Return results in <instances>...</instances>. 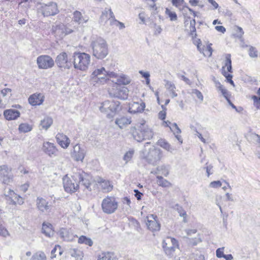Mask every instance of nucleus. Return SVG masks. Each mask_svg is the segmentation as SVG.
<instances>
[{"label":"nucleus","instance_id":"bb28decb","mask_svg":"<svg viewBox=\"0 0 260 260\" xmlns=\"http://www.w3.org/2000/svg\"><path fill=\"white\" fill-rule=\"evenodd\" d=\"M11 89L10 88H4L1 90L0 93V107H3L8 102L10 97Z\"/></svg>","mask_w":260,"mask_h":260},{"label":"nucleus","instance_id":"69168bd1","mask_svg":"<svg viewBox=\"0 0 260 260\" xmlns=\"http://www.w3.org/2000/svg\"><path fill=\"white\" fill-rule=\"evenodd\" d=\"M183 0H172L173 5L177 7H179L183 5Z\"/></svg>","mask_w":260,"mask_h":260},{"label":"nucleus","instance_id":"dca6fc26","mask_svg":"<svg viewBox=\"0 0 260 260\" xmlns=\"http://www.w3.org/2000/svg\"><path fill=\"white\" fill-rule=\"evenodd\" d=\"M146 225L148 229L152 232H157L160 229V223L156 215L150 214L147 216Z\"/></svg>","mask_w":260,"mask_h":260},{"label":"nucleus","instance_id":"9d476101","mask_svg":"<svg viewBox=\"0 0 260 260\" xmlns=\"http://www.w3.org/2000/svg\"><path fill=\"white\" fill-rule=\"evenodd\" d=\"M39 10L44 16H54L59 12L57 5L54 2H50L48 4H41Z\"/></svg>","mask_w":260,"mask_h":260},{"label":"nucleus","instance_id":"c9c22d12","mask_svg":"<svg viewBox=\"0 0 260 260\" xmlns=\"http://www.w3.org/2000/svg\"><path fill=\"white\" fill-rule=\"evenodd\" d=\"M70 253L72 257L76 258V260H82L83 257V252L78 249H72L70 250Z\"/></svg>","mask_w":260,"mask_h":260},{"label":"nucleus","instance_id":"6e6d98bb","mask_svg":"<svg viewBox=\"0 0 260 260\" xmlns=\"http://www.w3.org/2000/svg\"><path fill=\"white\" fill-rule=\"evenodd\" d=\"M166 12L169 16L171 21H175L177 20V16L175 12L170 11L168 9H166Z\"/></svg>","mask_w":260,"mask_h":260},{"label":"nucleus","instance_id":"0eeeda50","mask_svg":"<svg viewBox=\"0 0 260 260\" xmlns=\"http://www.w3.org/2000/svg\"><path fill=\"white\" fill-rule=\"evenodd\" d=\"M118 206V202L112 196H107L103 200L101 204L103 212L107 214L114 213L117 210Z\"/></svg>","mask_w":260,"mask_h":260},{"label":"nucleus","instance_id":"4468645a","mask_svg":"<svg viewBox=\"0 0 260 260\" xmlns=\"http://www.w3.org/2000/svg\"><path fill=\"white\" fill-rule=\"evenodd\" d=\"M37 63L39 69H48L54 66V61L49 55H40L37 59Z\"/></svg>","mask_w":260,"mask_h":260},{"label":"nucleus","instance_id":"2eb2a0df","mask_svg":"<svg viewBox=\"0 0 260 260\" xmlns=\"http://www.w3.org/2000/svg\"><path fill=\"white\" fill-rule=\"evenodd\" d=\"M37 208L41 213L48 214L51 212L53 205L46 199L42 197H38L36 200Z\"/></svg>","mask_w":260,"mask_h":260},{"label":"nucleus","instance_id":"37998d69","mask_svg":"<svg viewBox=\"0 0 260 260\" xmlns=\"http://www.w3.org/2000/svg\"><path fill=\"white\" fill-rule=\"evenodd\" d=\"M30 260H46V256L44 252L39 251L34 254Z\"/></svg>","mask_w":260,"mask_h":260},{"label":"nucleus","instance_id":"ea45409f","mask_svg":"<svg viewBox=\"0 0 260 260\" xmlns=\"http://www.w3.org/2000/svg\"><path fill=\"white\" fill-rule=\"evenodd\" d=\"M175 209L177 211L180 216L183 217V222L184 223L187 222L186 217L187 214L186 211L183 209V208L178 204L175 205Z\"/></svg>","mask_w":260,"mask_h":260},{"label":"nucleus","instance_id":"3c124183","mask_svg":"<svg viewBox=\"0 0 260 260\" xmlns=\"http://www.w3.org/2000/svg\"><path fill=\"white\" fill-rule=\"evenodd\" d=\"M58 251V253L59 255L62 254V251L61 250V247L59 245H55L53 249L51 250V258H53L56 257L55 252Z\"/></svg>","mask_w":260,"mask_h":260},{"label":"nucleus","instance_id":"79ce46f5","mask_svg":"<svg viewBox=\"0 0 260 260\" xmlns=\"http://www.w3.org/2000/svg\"><path fill=\"white\" fill-rule=\"evenodd\" d=\"M157 171H158L159 174H161L165 177H167L169 174V167L165 165L157 167Z\"/></svg>","mask_w":260,"mask_h":260},{"label":"nucleus","instance_id":"cd10ccee","mask_svg":"<svg viewBox=\"0 0 260 260\" xmlns=\"http://www.w3.org/2000/svg\"><path fill=\"white\" fill-rule=\"evenodd\" d=\"M96 182L100 184L104 192H109L113 189V185L109 180H106L99 177L97 179Z\"/></svg>","mask_w":260,"mask_h":260},{"label":"nucleus","instance_id":"20e7f679","mask_svg":"<svg viewBox=\"0 0 260 260\" xmlns=\"http://www.w3.org/2000/svg\"><path fill=\"white\" fill-rule=\"evenodd\" d=\"M102 112L107 114L108 118H113L121 109L120 103L119 101H105L99 108Z\"/></svg>","mask_w":260,"mask_h":260},{"label":"nucleus","instance_id":"052dcab7","mask_svg":"<svg viewBox=\"0 0 260 260\" xmlns=\"http://www.w3.org/2000/svg\"><path fill=\"white\" fill-rule=\"evenodd\" d=\"M221 185L222 183L221 181L218 180L211 182L209 184V186L212 188H219Z\"/></svg>","mask_w":260,"mask_h":260},{"label":"nucleus","instance_id":"338daca9","mask_svg":"<svg viewBox=\"0 0 260 260\" xmlns=\"http://www.w3.org/2000/svg\"><path fill=\"white\" fill-rule=\"evenodd\" d=\"M244 34V31L241 27H237V37L241 38Z\"/></svg>","mask_w":260,"mask_h":260},{"label":"nucleus","instance_id":"6ab92c4d","mask_svg":"<svg viewBox=\"0 0 260 260\" xmlns=\"http://www.w3.org/2000/svg\"><path fill=\"white\" fill-rule=\"evenodd\" d=\"M54 34L59 39H62L66 35L73 32V30L68 28L62 23L56 25L53 29Z\"/></svg>","mask_w":260,"mask_h":260},{"label":"nucleus","instance_id":"423d86ee","mask_svg":"<svg viewBox=\"0 0 260 260\" xmlns=\"http://www.w3.org/2000/svg\"><path fill=\"white\" fill-rule=\"evenodd\" d=\"M182 11L184 19V24L185 30L188 32H189L190 35L193 38L196 37L197 36L196 28L195 27L196 21L194 19L191 20L189 17L186 16V14L187 11H188L191 13H193V17H195L196 16V13L194 12L192 9L189 8L188 7H185L183 8Z\"/></svg>","mask_w":260,"mask_h":260},{"label":"nucleus","instance_id":"f8f14e48","mask_svg":"<svg viewBox=\"0 0 260 260\" xmlns=\"http://www.w3.org/2000/svg\"><path fill=\"white\" fill-rule=\"evenodd\" d=\"M55 61L57 67L61 70L70 69L72 66V61L69 59L68 54L64 52L56 56Z\"/></svg>","mask_w":260,"mask_h":260},{"label":"nucleus","instance_id":"09e8293b","mask_svg":"<svg viewBox=\"0 0 260 260\" xmlns=\"http://www.w3.org/2000/svg\"><path fill=\"white\" fill-rule=\"evenodd\" d=\"M222 75L226 78L227 81L231 84L234 85V81L232 79L233 76L231 74L228 73V72L224 70V68H222Z\"/></svg>","mask_w":260,"mask_h":260},{"label":"nucleus","instance_id":"f257e3e1","mask_svg":"<svg viewBox=\"0 0 260 260\" xmlns=\"http://www.w3.org/2000/svg\"><path fill=\"white\" fill-rule=\"evenodd\" d=\"M86 174L82 170L74 172L73 175L69 177L68 175L62 179L64 190L68 193H73L79 189V183L83 185L88 189L90 185L89 181L86 178Z\"/></svg>","mask_w":260,"mask_h":260},{"label":"nucleus","instance_id":"72a5a7b5","mask_svg":"<svg viewBox=\"0 0 260 260\" xmlns=\"http://www.w3.org/2000/svg\"><path fill=\"white\" fill-rule=\"evenodd\" d=\"M231 57V55L230 54H226L225 55L224 66L222 67V68H224V70H225L228 73L232 72V60Z\"/></svg>","mask_w":260,"mask_h":260},{"label":"nucleus","instance_id":"5701e85b","mask_svg":"<svg viewBox=\"0 0 260 260\" xmlns=\"http://www.w3.org/2000/svg\"><path fill=\"white\" fill-rule=\"evenodd\" d=\"M56 139L58 144L63 148H67L70 145L69 138L62 133H58L56 136Z\"/></svg>","mask_w":260,"mask_h":260},{"label":"nucleus","instance_id":"603ef678","mask_svg":"<svg viewBox=\"0 0 260 260\" xmlns=\"http://www.w3.org/2000/svg\"><path fill=\"white\" fill-rule=\"evenodd\" d=\"M212 53V49L210 45H207L205 46V48L202 52V54L204 56L210 57Z\"/></svg>","mask_w":260,"mask_h":260},{"label":"nucleus","instance_id":"a19ab883","mask_svg":"<svg viewBox=\"0 0 260 260\" xmlns=\"http://www.w3.org/2000/svg\"><path fill=\"white\" fill-rule=\"evenodd\" d=\"M78 243L80 244H85L89 246H92L93 244L91 239L84 236H81L79 238Z\"/></svg>","mask_w":260,"mask_h":260},{"label":"nucleus","instance_id":"f704fd0d","mask_svg":"<svg viewBox=\"0 0 260 260\" xmlns=\"http://www.w3.org/2000/svg\"><path fill=\"white\" fill-rule=\"evenodd\" d=\"M19 196V195L17 194L13 190L11 189H9L7 194H6L7 200L8 201H10V204L12 205H15L14 201V200H17Z\"/></svg>","mask_w":260,"mask_h":260},{"label":"nucleus","instance_id":"58836bf2","mask_svg":"<svg viewBox=\"0 0 260 260\" xmlns=\"http://www.w3.org/2000/svg\"><path fill=\"white\" fill-rule=\"evenodd\" d=\"M53 120L51 117H45L43 120H41L40 125L43 128L47 129L52 124Z\"/></svg>","mask_w":260,"mask_h":260},{"label":"nucleus","instance_id":"4c0bfd02","mask_svg":"<svg viewBox=\"0 0 260 260\" xmlns=\"http://www.w3.org/2000/svg\"><path fill=\"white\" fill-rule=\"evenodd\" d=\"M131 79L127 76L121 75L118 77L117 82L118 84L127 85L130 83Z\"/></svg>","mask_w":260,"mask_h":260},{"label":"nucleus","instance_id":"393cba45","mask_svg":"<svg viewBox=\"0 0 260 260\" xmlns=\"http://www.w3.org/2000/svg\"><path fill=\"white\" fill-rule=\"evenodd\" d=\"M59 234L63 240L67 241H72L76 237L69 230L65 228H61L59 231Z\"/></svg>","mask_w":260,"mask_h":260},{"label":"nucleus","instance_id":"a18cd8bd","mask_svg":"<svg viewBox=\"0 0 260 260\" xmlns=\"http://www.w3.org/2000/svg\"><path fill=\"white\" fill-rule=\"evenodd\" d=\"M134 153V150L133 149H131L125 153V154L123 156V159L125 161V163L128 162L131 160Z\"/></svg>","mask_w":260,"mask_h":260},{"label":"nucleus","instance_id":"f3484780","mask_svg":"<svg viewBox=\"0 0 260 260\" xmlns=\"http://www.w3.org/2000/svg\"><path fill=\"white\" fill-rule=\"evenodd\" d=\"M85 154L86 151L85 149L79 144H76L74 146L73 151H72L71 153L72 157L77 161H82L85 157Z\"/></svg>","mask_w":260,"mask_h":260},{"label":"nucleus","instance_id":"ddd939ff","mask_svg":"<svg viewBox=\"0 0 260 260\" xmlns=\"http://www.w3.org/2000/svg\"><path fill=\"white\" fill-rule=\"evenodd\" d=\"M128 90L126 87H121L117 85L115 88H112L109 93L110 96L121 100H126L128 97Z\"/></svg>","mask_w":260,"mask_h":260},{"label":"nucleus","instance_id":"a211bd4d","mask_svg":"<svg viewBox=\"0 0 260 260\" xmlns=\"http://www.w3.org/2000/svg\"><path fill=\"white\" fill-rule=\"evenodd\" d=\"M0 176L3 183L8 184L13 179L11 173V169L7 166L3 165L0 167Z\"/></svg>","mask_w":260,"mask_h":260},{"label":"nucleus","instance_id":"c756f323","mask_svg":"<svg viewBox=\"0 0 260 260\" xmlns=\"http://www.w3.org/2000/svg\"><path fill=\"white\" fill-rule=\"evenodd\" d=\"M73 20L80 24L86 23L88 20V18L86 17H83L80 12L75 11L73 13Z\"/></svg>","mask_w":260,"mask_h":260},{"label":"nucleus","instance_id":"13d9d810","mask_svg":"<svg viewBox=\"0 0 260 260\" xmlns=\"http://www.w3.org/2000/svg\"><path fill=\"white\" fill-rule=\"evenodd\" d=\"M162 110L160 111L158 113V117L161 120H164L166 118V108L164 106H161Z\"/></svg>","mask_w":260,"mask_h":260},{"label":"nucleus","instance_id":"b1692460","mask_svg":"<svg viewBox=\"0 0 260 260\" xmlns=\"http://www.w3.org/2000/svg\"><path fill=\"white\" fill-rule=\"evenodd\" d=\"M145 108V104L142 102L139 103L138 102H134L129 105L128 112L131 113H136L142 112Z\"/></svg>","mask_w":260,"mask_h":260},{"label":"nucleus","instance_id":"473e14b6","mask_svg":"<svg viewBox=\"0 0 260 260\" xmlns=\"http://www.w3.org/2000/svg\"><path fill=\"white\" fill-rule=\"evenodd\" d=\"M158 144L160 147L167 150L168 151L170 152L171 153H173V151L176 150L174 147L172 146L165 140H159Z\"/></svg>","mask_w":260,"mask_h":260},{"label":"nucleus","instance_id":"de8ad7c7","mask_svg":"<svg viewBox=\"0 0 260 260\" xmlns=\"http://www.w3.org/2000/svg\"><path fill=\"white\" fill-rule=\"evenodd\" d=\"M19 130L21 132L27 133L31 130V127L27 123H21L19 126Z\"/></svg>","mask_w":260,"mask_h":260},{"label":"nucleus","instance_id":"8fccbe9b","mask_svg":"<svg viewBox=\"0 0 260 260\" xmlns=\"http://www.w3.org/2000/svg\"><path fill=\"white\" fill-rule=\"evenodd\" d=\"M248 54L251 58H256L258 56V52L256 49L253 46L249 47Z\"/></svg>","mask_w":260,"mask_h":260},{"label":"nucleus","instance_id":"bf43d9fd","mask_svg":"<svg viewBox=\"0 0 260 260\" xmlns=\"http://www.w3.org/2000/svg\"><path fill=\"white\" fill-rule=\"evenodd\" d=\"M224 247L218 248L216 251V255L218 258H222L225 255L223 253Z\"/></svg>","mask_w":260,"mask_h":260},{"label":"nucleus","instance_id":"39448f33","mask_svg":"<svg viewBox=\"0 0 260 260\" xmlns=\"http://www.w3.org/2000/svg\"><path fill=\"white\" fill-rule=\"evenodd\" d=\"M133 138L138 142L152 138L153 133L150 128L143 122L141 123L138 128L135 129L132 132Z\"/></svg>","mask_w":260,"mask_h":260},{"label":"nucleus","instance_id":"a878e982","mask_svg":"<svg viewBox=\"0 0 260 260\" xmlns=\"http://www.w3.org/2000/svg\"><path fill=\"white\" fill-rule=\"evenodd\" d=\"M19 111L15 109H10L4 111V116L8 120H15L20 116Z\"/></svg>","mask_w":260,"mask_h":260},{"label":"nucleus","instance_id":"1a4fd4ad","mask_svg":"<svg viewBox=\"0 0 260 260\" xmlns=\"http://www.w3.org/2000/svg\"><path fill=\"white\" fill-rule=\"evenodd\" d=\"M162 247L165 253L170 257L173 256L177 248L179 247L178 241L174 238L167 237L162 243Z\"/></svg>","mask_w":260,"mask_h":260},{"label":"nucleus","instance_id":"0e129e2a","mask_svg":"<svg viewBox=\"0 0 260 260\" xmlns=\"http://www.w3.org/2000/svg\"><path fill=\"white\" fill-rule=\"evenodd\" d=\"M221 92L226 100L230 99L231 94L225 88L224 89H222V91Z\"/></svg>","mask_w":260,"mask_h":260},{"label":"nucleus","instance_id":"e2e57ef3","mask_svg":"<svg viewBox=\"0 0 260 260\" xmlns=\"http://www.w3.org/2000/svg\"><path fill=\"white\" fill-rule=\"evenodd\" d=\"M192 93L195 94L196 96L201 101H203V95L202 93L197 89H193L192 90Z\"/></svg>","mask_w":260,"mask_h":260},{"label":"nucleus","instance_id":"774afa93","mask_svg":"<svg viewBox=\"0 0 260 260\" xmlns=\"http://www.w3.org/2000/svg\"><path fill=\"white\" fill-rule=\"evenodd\" d=\"M252 98L256 106L257 107L260 106V98H258L256 95H253Z\"/></svg>","mask_w":260,"mask_h":260},{"label":"nucleus","instance_id":"4d7b16f0","mask_svg":"<svg viewBox=\"0 0 260 260\" xmlns=\"http://www.w3.org/2000/svg\"><path fill=\"white\" fill-rule=\"evenodd\" d=\"M190 260H205L204 256L201 254H193Z\"/></svg>","mask_w":260,"mask_h":260},{"label":"nucleus","instance_id":"412c9836","mask_svg":"<svg viewBox=\"0 0 260 260\" xmlns=\"http://www.w3.org/2000/svg\"><path fill=\"white\" fill-rule=\"evenodd\" d=\"M111 18V21L113 20L115 22H117L119 24L120 29H122L125 27L124 24L123 23L115 19L114 14L112 12L111 9L107 8L105 9V10L102 12V15L101 16V19L102 21H105L106 19H107L110 20Z\"/></svg>","mask_w":260,"mask_h":260},{"label":"nucleus","instance_id":"e433bc0d","mask_svg":"<svg viewBox=\"0 0 260 260\" xmlns=\"http://www.w3.org/2000/svg\"><path fill=\"white\" fill-rule=\"evenodd\" d=\"M156 178L157 179V183L159 186L163 187H168L172 185L169 181L164 179L162 176H157Z\"/></svg>","mask_w":260,"mask_h":260},{"label":"nucleus","instance_id":"f03ea898","mask_svg":"<svg viewBox=\"0 0 260 260\" xmlns=\"http://www.w3.org/2000/svg\"><path fill=\"white\" fill-rule=\"evenodd\" d=\"M90 46L92 49L93 56L98 59H103L108 54L107 42L101 37L93 38Z\"/></svg>","mask_w":260,"mask_h":260},{"label":"nucleus","instance_id":"7ed1b4c3","mask_svg":"<svg viewBox=\"0 0 260 260\" xmlns=\"http://www.w3.org/2000/svg\"><path fill=\"white\" fill-rule=\"evenodd\" d=\"M73 64L76 69L86 71L90 63V56L86 53L74 52L73 54Z\"/></svg>","mask_w":260,"mask_h":260},{"label":"nucleus","instance_id":"c85d7f7f","mask_svg":"<svg viewBox=\"0 0 260 260\" xmlns=\"http://www.w3.org/2000/svg\"><path fill=\"white\" fill-rule=\"evenodd\" d=\"M42 233L48 237H51L54 235V231L52 229V225L48 222H44L42 224Z\"/></svg>","mask_w":260,"mask_h":260},{"label":"nucleus","instance_id":"6e6552de","mask_svg":"<svg viewBox=\"0 0 260 260\" xmlns=\"http://www.w3.org/2000/svg\"><path fill=\"white\" fill-rule=\"evenodd\" d=\"M107 71L104 67L95 70L90 76V82L94 85L103 84L108 79Z\"/></svg>","mask_w":260,"mask_h":260},{"label":"nucleus","instance_id":"7c9ffc66","mask_svg":"<svg viewBox=\"0 0 260 260\" xmlns=\"http://www.w3.org/2000/svg\"><path fill=\"white\" fill-rule=\"evenodd\" d=\"M115 123L117 124L120 128H123L124 127L126 126L131 123V120L130 118L127 117L122 116L119 118H117L115 120Z\"/></svg>","mask_w":260,"mask_h":260},{"label":"nucleus","instance_id":"680f3d73","mask_svg":"<svg viewBox=\"0 0 260 260\" xmlns=\"http://www.w3.org/2000/svg\"><path fill=\"white\" fill-rule=\"evenodd\" d=\"M206 166H205L204 169L206 170L207 176L209 177V176L213 173L211 171L213 169V166L211 165H207V163H206Z\"/></svg>","mask_w":260,"mask_h":260},{"label":"nucleus","instance_id":"aec40b11","mask_svg":"<svg viewBox=\"0 0 260 260\" xmlns=\"http://www.w3.org/2000/svg\"><path fill=\"white\" fill-rule=\"evenodd\" d=\"M43 151L50 157H54L57 155L58 150L53 143L49 142L43 143Z\"/></svg>","mask_w":260,"mask_h":260},{"label":"nucleus","instance_id":"9b49d317","mask_svg":"<svg viewBox=\"0 0 260 260\" xmlns=\"http://www.w3.org/2000/svg\"><path fill=\"white\" fill-rule=\"evenodd\" d=\"M162 157V152L160 149L156 148L154 147L149 149V151L147 155L145 156V158L148 163L154 166L160 161Z\"/></svg>","mask_w":260,"mask_h":260},{"label":"nucleus","instance_id":"2f4dec72","mask_svg":"<svg viewBox=\"0 0 260 260\" xmlns=\"http://www.w3.org/2000/svg\"><path fill=\"white\" fill-rule=\"evenodd\" d=\"M165 87L169 91L170 94H171L172 98H173L177 96V94L175 91L176 87L173 83L169 81H166Z\"/></svg>","mask_w":260,"mask_h":260},{"label":"nucleus","instance_id":"4be33fe9","mask_svg":"<svg viewBox=\"0 0 260 260\" xmlns=\"http://www.w3.org/2000/svg\"><path fill=\"white\" fill-rule=\"evenodd\" d=\"M44 98L43 94L35 93L30 95L28 100L31 105L35 106L42 105L44 101Z\"/></svg>","mask_w":260,"mask_h":260},{"label":"nucleus","instance_id":"49530a36","mask_svg":"<svg viewBox=\"0 0 260 260\" xmlns=\"http://www.w3.org/2000/svg\"><path fill=\"white\" fill-rule=\"evenodd\" d=\"M248 140L250 141H253L256 144H258V146H260V136L255 133L250 134L248 135Z\"/></svg>","mask_w":260,"mask_h":260},{"label":"nucleus","instance_id":"c03bdc74","mask_svg":"<svg viewBox=\"0 0 260 260\" xmlns=\"http://www.w3.org/2000/svg\"><path fill=\"white\" fill-rule=\"evenodd\" d=\"M113 256L112 252H104L99 256L98 260H113Z\"/></svg>","mask_w":260,"mask_h":260},{"label":"nucleus","instance_id":"5fc2aeb1","mask_svg":"<svg viewBox=\"0 0 260 260\" xmlns=\"http://www.w3.org/2000/svg\"><path fill=\"white\" fill-rule=\"evenodd\" d=\"M170 128L174 134H179L181 133V130L176 123H173L172 125L170 126Z\"/></svg>","mask_w":260,"mask_h":260},{"label":"nucleus","instance_id":"864d4df0","mask_svg":"<svg viewBox=\"0 0 260 260\" xmlns=\"http://www.w3.org/2000/svg\"><path fill=\"white\" fill-rule=\"evenodd\" d=\"M0 236L5 238L10 236V233L7 229L2 224H0Z\"/></svg>","mask_w":260,"mask_h":260}]
</instances>
